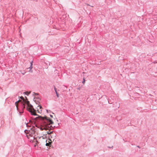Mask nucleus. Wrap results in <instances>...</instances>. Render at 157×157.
Instances as JSON below:
<instances>
[{"label": "nucleus", "instance_id": "1", "mask_svg": "<svg viewBox=\"0 0 157 157\" xmlns=\"http://www.w3.org/2000/svg\"><path fill=\"white\" fill-rule=\"evenodd\" d=\"M21 98L23 99L22 101L19 100L15 103L17 110L20 113H23V110L25 108V106L26 105L27 109L31 113L32 115L38 116L36 117H32V119L36 121L38 119L40 121V125L39 128L41 130H49L53 128L51 124H52L53 123L49 118L46 116L43 117L37 115L36 111L33 106L30 104L29 102L27 100H25L23 97H21Z\"/></svg>", "mask_w": 157, "mask_h": 157}, {"label": "nucleus", "instance_id": "2", "mask_svg": "<svg viewBox=\"0 0 157 157\" xmlns=\"http://www.w3.org/2000/svg\"><path fill=\"white\" fill-rule=\"evenodd\" d=\"M25 132L26 134L28 139H30V138L31 137V140H32V139L34 138V137L36 136V131H35V128L34 127L30 128V129L25 130Z\"/></svg>", "mask_w": 157, "mask_h": 157}, {"label": "nucleus", "instance_id": "3", "mask_svg": "<svg viewBox=\"0 0 157 157\" xmlns=\"http://www.w3.org/2000/svg\"><path fill=\"white\" fill-rule=\"evenodd\" d=\"M33 94L34 97L33 99L34 101L37 104H38V105L39 104H40V99L38 97H37L38 94L34 92H33Z\"/></svg>", "mask_w": 157, "mask_h": 157}, {"label": "nucleus", "instance_id": "4", "mask_svg": "<svg viewBox=\"0 0 157 157\" xmlns=\"http://www.w3.org/2000/svg\"><path fill=\"white\" fill-rule=\"evenodd\" d=\"M38 107H39V109H38L37 111L38 113H41V112L42 111L41 109L42 108V106L40 105V104H38Z\"/></svg>", "mask_w": 157, "mask_h": 157}, {"label": "nucleus", "instance_id": "5", "mask_svg": "<svg viewBox=\"0 0 157 157\" xmlns=\"http://www.w3.org/2000/svg\"><path fill=\"white\" fill-rule=\"evenodd\" d=\"M32 65H33L32 62H31V63L30 67H29V68L30 69V70L29 71L30 72H32V71H33L32 70V69L33 68V67L32 66Z\"/></svg>", "mask_w": 157, "mask_h": 157}, {"label": "nucleus", "instance_id": "6", "mask_svg": "<svg viewBox=\"0 0 157 157\" xmlns=\"http://www.w3.org/2000/svg\"><path fill=\"white\" fill-rule=\"evenodd\" d=\"M47 132L48 134H50V136H51V137H52V136H53L52 135V134H53L52 131L50 132V133H49V131H48V132Z\"/></svg>", "mask_w": 157, "mask_h": 157}, {"label": "nucleus", "instance_id": "7", "mask_svg": "<svg viewBox=\"0 0 157 157\" xmlns=\"http://www.w3.org/2000/svg\"><path fill=\"white\" fill-rule=\"evenodd\" d=\"M46 137V136L44 135L43 136H42L41 137H40L39 138V139H44Z\"/></svg>", "mask_w": 157, "mask_h": 157}, {"label": "nucleus", "instance_id": "8", "mask_svg": "<svg viewBox=\"0 0 157 157\" xmlns=\"http://www.w3.org/2000/svg\"><path fill=\"white\" fill-rule=\"evenodd\" d=\"M31 93V91H29V92H28V91H27V92H25V94H26L27 95H29V94H30Z\"/></svg>", "mask_w": 157, "mask_h": 157}, {"label": "nucleus", "instance_id": "9", "mask_svg": "<svg viewBox=\"0 0 157 157\" xmlns=\"http://www.w3.org/2000/svg\"><path fill=\"white\" fill-rule=\"evenodd\" d=\"M46 146H49L50 145V144L49 143H47V140L46 141Z\"/></svg>", "mask_w": 157, "mask_h": 157}, {"label": "nucleus", "instance_id": "10", "mask_svg": "<svg viewBox=\"0 0 157 157\" xmlns=\"http://www.w3.org/2000/svg\"><path fill=\"white\" fill-rule=\"evenodd\" d=\"M83 81L82 82V83L83 84H84L85 82V79L84 78H83Z\"/></svg>", "mask_w": 157, "mask_h": 157}, {"label": "nucleus", "instance_id": "11", "mask_svg": "<svg viewBox=\"0 0 157 157\" xmlns=\"http://www.w3.org/2000/svg\"><path fill=\"white\" fill-rule=\"evenodd\" d=\"M54 90H55V91L56 92V94L57 93V91H56V88L55 87V88H54Z\"/></svg>", "mask_w": 157, "mask_h": 157}, {"label": "nucleus", "instance_id": "12", "mask_svg": "<svg viewBox=\"0 0 157 157\" xmlns=\"http://www.w3.org/2000/svg\"><path fill=\"white\" fill-rule=\"evenodd\" d=\"M56 94L57 97H59V94H58L57 93V94Z\"/></svg>", "mask_w": 157, "mask_h": 157}, {"label": "nucleus", "instance_id": "13", "mask_svg": "<svg viewBox=\"0 0 157 157\" xmlns=\"http://www.w3.org/2000/svg\"><path fill=\"white\" fill-rule=\"evenodd\" d=\"M50 116H51V117H52V115H50Z\"/></svg>", "mask_w": 157, "mask_h": 157}, {"label": "nucleus", "instance_id": "14", "mask_svg": "<svg viewBox=\"0 0 157 157\" xmlns=\"http://www.w3.org/2000/svg\"><path fill=\"white\" fill-rule=\"evenodd\" d=\"M138 147L139 148H140V147H139V146H138Z\"/></svg>", "mask_w": 157, "mask_h": 157}]
</instances>
